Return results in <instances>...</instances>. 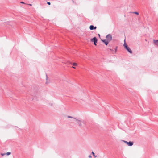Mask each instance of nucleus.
Here are the masks:
<instances>
[{
	"instance_id": "obj_3",
	"label": "nucleus",
	"mask_w": 158,
	"mask_h": 158,
	"mask_svg": "<svg viewBox=\"0 0 158 158\" xmlns=\"http://www.w3.org/2000/svg\"><path fill=\"white\" fill-rule=\"evenodd\" d=\"M106 40L109 42L111 41L112 40V36L110 34H108L106 36Z\"/></svg>"
},
{
	"instance_id": "obj_9",
	"label": "nucleus",
	"mask_w": 158,
	"mask_h": 158,
	"mask_svg": "<svg viewBox=\"0 0 158 158\" xmlns=\"http://www.w3.org/2000/svg\"><path fill=\"white\" fill-rule=\"evenodd\" d=\"M92 154L94 156L95 158L97 157V156H95V155L94 153L93 152H92Z\"/></svg>"
},
{
	"instance_id": "obj_21",
	"label": "nucleus",
	"mask_w": 158,
	"mask_h": 158,
	"mask_svg": "<svg viewBox=\"0 0 158 158\" xmlns=\"http://www.w3.org/2000/svg\"><path fill=\"white\" fill-rule=\"evenodd\" d=\"M47 78V75H46Z\"/></svg>"
},
{
	"instance_id": "obj_13",
	"label": "nucleus",
	"mask_w": 158,
	"mask_h": 158,
	"mask_svg": "<svg viewBox=\"0 0 158 158\" xmlns=\"http://www.w3.org/2000/svg\"><path fill=\"white\" fill-rule=\"evenodd\" d=\"M1 155H2V156H4V155H6V153H1Z\"/></svg>"
},
{
	"instance_id": "obj_10",
	"label": "nucleus",
	"mask_w": 158,
	"mask_h": 158,
	"mask_svg": "<svg viewBox=\"0 0 158 158\" xmlns=\"http://www.w3.org/2000/svg\"><path fill=\"white\" fill-rule=\"evenodd\" d=\"M10 154H11L10 152H7L6 153V155H9Z\"/></svg>"
},
{
	"instance_id": "obj_1",
	"label": "nucleus",
	"mask_w": 158,
	"mask_h": 158,
	"mask_svg": "<svg viewBox=\"0 0 158 158\" xmlns=\"http://www.w3.org/2000/svg\"><path fill=\"white\" fill-rule=\"evenodd\" d=\"M67 117L71 118V119L69 120V122L71 123L75 124L76 123L80 127L82 126L83 124L84 125H85L86 124V121L85 120H81L79 118H77L74 117L69 116H68Z\"/></svg>"
},
{
	"instance_id": "obj_17",
	"label": "nucleus",
	"mask_w": 158,
	"mask_h": 158,
	"mask_svg": "<svg viewBox=\"0 0 158 158\" xmlns=\"http://www.w3.org/2000/svg\"><path fill=\"white\" fill-rule=\"evenodd\" d=\"M98 36H99V37H100V35L99 34H98Z\"/></svg>"
},
{
	"instance_id": "obj_2",
	"label": "nucleus",
	"mask_w": 158,
	"mask_h": 158,
	"mask_svg": "<svg viewBox=\"0 0 158 158\" xmlns=\"http://www.w3.org/2000/svg\"><path fill=\"white\" fill-rule=\"evenodd\" d=\"M124 43L123 44L124 48L126 49L130 53H132V50L130 49V48L128 47L127 44L125 43V40H124Z\"/></svg>"
},
{
	"instance_id": "obj_5",
	"label": "nucleus",
	"mask_w": 158,
	"mask_h": 158,
	"mask_svg": "<svg viewBox=\"0 0 158 158\" xmlns=\"http://www.w3.org/2000/svg\"><path fill=\"white\" fill-rule=\"evenodd\" d=\"M123 141L125 143H127L129 146H131L133 144V142H132L129 141V142H127V141L125 140H123Z\"/></svg>"
},
{
	"instance_id": "obj_4",
	"label": "nucleus",
	"mask_w": 158,
	"mask_h": 158,
	"mask_svg": "<svg viewBox=\"0 0 158 158\" xmlns=\"http://www.w3.org/2000/svg\"><path fill=\"white\" fill-rule=\"evenodd\" d=\"M91 41L94 42V45H96V43L97 42V39L96 37H94L93 39H92L91 40Z\"/></svg>"
},
{
	"instance_id": "obj_20",
	"label": "nucleus",
	"mask_w": 158,
	"mask_h": 158,
	"mask_svg": "<svg viewBox=\"0 0 158 158\" xmlns=\"http://www.w3.org/2000/svg\"><path fill=\"white\" fill-rule=\"evenodd\" d=\"M15 127H16V126H15Z\"/></svg>"
},
{
	"instance_id": "obj_16",
	"label": "nucleus",
	"mask_w": 158,
	"mask_h": 158,
	"mask_svg": "<svg viewBox=\"0 0 158 158\" xmlns=\"http://www.w3.org/2000/svg\"><path fill=\"white\" fill-rule=\"evenodd\" d=\"M20 3H24V2H21Z\"/></svg>"
},
{
	"instance_id": "obj_12",
	"label": "nucleus",
	"mask_w": 158,
	"mask_h": 158,
	"mask_svg": "<svg viewBox=\"0 0 158 158\" xmlns=\"http://www.w3.org/2000/svg\"><path fill=\"white\" fill-rule=\"evenodd\" d=\"M73 66H76L77 65V64L75 63H74L73 64Z\"/></svg>"
},
{
	"instance_id": "obj_14",
	"label": "nucleus",
	"mask_w": 158,
	"mask_h": 158,
	"mask_svg": "<svg viewBox=\"0 0 158 158\" xmlns=\"http://www.w3.org/2000/svg\"><path fill=\"white\" fill-rule=\"evenodd\" d=\"M47 4H48L49 5H50L51 4L50 2H48Z\"/></svg>"
},
{
	"instance_id": "obj_8",
	"label": "nucleus",
	"mask_w": 158,
	"mask_h": 158,
	"mask_svg": "<svg viewBox=\"0 0 158 158\" xmlns=\"http://www.w3.org/2000/svg\"><path fill=\"white\" fill-rule=\"evenodd\" d=\"M153 43L155 45L158 46V40H154Z\"/></svg>"
},
{
	"instance_id": "obj_6",
	"label": "nucleus",
	"mask_w": 158,
	"mask_h": 158,
	"mask_svg": "<svg viewBox=\"0 0 158 158\" xmlns=\"http://www.w3.org/2000/svg\"><path fill=\"white\" fill-rule=\"evenodd\" d=\"M102 41L106 45H107L108 43L109 42L108 41H107L106 40H102Z\"/></svg>"
},
{
	"instance_id": "obj_15",
	"label": "nucleus",
	"mask_w": 158,
	"mask_h": 158,
	"mask_svg": "<svg viewBox=\"0 0 158 158\" xmlns=\"http://www.w3.org/2000/svg\"><path fill=\"white\" fill-rule=\"evenodd\" d=\"M89 158H91L92 157V156L91 155H90L89 156Z\"/></svg>"
},
{
	"instance_id": "obj_18",
	"label": "nucleus",
	"mask_w": 158,
	"mask_h": 158,
	"mask_svg": "<svg viewBox=\"0 0 158 158\" xmlns=\"http://www.w3.org/2000/svg\"><path fill=\"white\" fill-rule=\"evenodd\" d=\"M72 67L73 68H74V69H75V68L74 67H73V66H72Z\"/></svg>"
},
{
	"instance_id": "obj_22",
	"label": "nucleus",
	"mask_w": 158,
	"mask_h": 158,
	"mask_svg": "<svg viewBox=\"0 0 158 158\" xmlns=\"http://www.w3.org/2000/svg\"><path fill=\"white\" fill-rule=\"evenodd\" d=\"M30 5L31 6V4H30Z\"/></svg>"
},
{
	"instance_id": "obj_19",
	"label": "nucleus",
	"mask_w": 158,
	"mask_h": 158,
	"mask_svg": "<svg viewBox=\"0 0 158 158\" xmlns=\"http://www.w3.org/2000/svg\"><path fill=\"white\" fill-rule=\"evenodd\" d=\"M72 1H73V2H74V1L73 0H72Z\"/></svg>"
},
{
	"instance_id": "obj_7",
	"label": "nucleus",
	"mask_w": 158,
	"mask_h": 158,
	"mask_svg": "<svg viewBox=\"0 0 158 158\" xmlns=\"http://www.w3.org/2000/svg\"><path fill=\"white\" fill-rule=\"evenodd\" d=\"M97 28L96 27H94V26L93 25H91L89 27V29L90 30H93L96 29Z\"/></svg>"
},
{
	"instance_id": "obj_11",
	"label": "nucleus",
	"mask_w": 158,
	"mask_h": 158,
	"mask_svg": "<svg viewBox=\"0 0 158 158\" xmlns=\"http://www.w3.org/2000/svg\"><path fill=\"white\" fill-rule=\"evenodd\" d=\"M133 13L135 14H136V15H138L139 14V13L138 12H133Z\"/></svg>"
}]
</instances>
